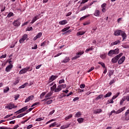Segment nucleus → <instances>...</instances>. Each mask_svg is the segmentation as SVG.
I'll use <instances>...</instances> for the list:
<instances>
[{"label":"nucleus","mask_w":129,"mask_h":129,"mask_svg":"<svg viewBox=\"0 0 129 129\" xmlns=\"http://www.w3.org/2000/svg\"><path fill=\"white\" fill-rule=\"evenodd\" d=\"M119 53V49L116 48L115 49L110 50L108 53V56H112V55H117Z\"/></svg>","instance_id":"f257e3e1"},{"label":"nucleus","mask_w":129,"mask_h":129,"mask_svg":"<svg viewBox=\"0 0 129 129\" xmlns=\"http://www.w3.org/2000/svg\"><path fill=\"white\" fill-rule=\"evenodd\" d=\"M122 55H123V53H120L119 54L115 56L114 57H113L111 60L112 63H116V62H117V61L118 60V59L120 58V57H121Z\"/></svg>","instance_id":"f03ea898"},{"label":"nucleus","mask_w":129,"mask_h":129,"mask_svg":"<svg viewBox=\"0 0 129 129\" xmlns=\"http://www.w3.org/2000/svg\"><path fill=\"white\" fill-rule=\"evenodd\" d=\"M122 120H129V110H127L125 112V116L121 117Z\"/></svg>","instance_id":"7ed1b4c3"},{"label":"nucleus","mask_w":129,"mask_h":129,"mask_svg":"<svg viewBox=\"0 0 129 129\" xmlns=\"http://www.w3.org/2000/svg\"><path fill=\"white\" fill-rule=\"evenodd\" d=\"M5 108L8 109H13V108H17V106L15 105L14 104L10 103L7 105Z\"/></svg>","instance_id":"20e7f679"},{"label":"nucleus","mask_w":129,"mask_h":129,"mask_svg":"<svg viewBox=\"0 0 129 129\" xmlns=\"http://www.w3.org/2000/svg\"><path fill=\"white\" fill-rule=\"evenodd\" d=\"M28 109V106H26L21 109H19L18 111L15 112L16 114H19V113H21V112H24L25 110H27Z\"/></svg>","instance_id":"39448f33"},{"label":"nucleus","mask_w":129,"mask_h":129,"mask_svg":"<svg viewBox=\"0 0 129 129\" xmlns=\"http://www.w3.org/2000/svg\"><path fill=\"white\" fill-rule=\"evenodd\" d=\"M84 53V52L83 51H80L78 52V53H77L76 55L72 57V60H76V59H78V58H79L80 56H81V55H82Z\"/></svg>","instance_id":"423d86ee"},{"label":"nucleus","mask_w":129,"mask_h":129,"mask_svg":"<svg viewBox=\"0 0 129 129\" xmlns=\"http://www.w3.org/2000/svg\"><path fill=\"white\" fill-rule=\"evenodd\" d=\"M27 38H28V35L24 34L22 37L19 40V43L22 44L23 42H25V40L27 39Z\"/></svg>","instance_id":"0eeeda50"},{"label":"nucleus","mask_w":129,"mask_h":129,"mask_svg":"<svg viewBox=\"0 0 129 129\" xmlns=\"http://www.w3.org/2000/svg\"><path fill=\"white\" fill-rule=\"evenodd\" d=\"M58 76L52 75L49 79V83H51L52 81H54L55 79H57Z\"/></svg>","instance_id":"6e6552de"},{"label":"nucleus","mask_w":129,"mask_h":129,"mask_svg":"<svg viewBox=\"0 0 129 129\" xmlns=\"http://www.w3.org/2000/svg\"><path fill=\"white\" fill-rule=\"evenodd\" d=\"M13 26L15 27H19L20 25H21V22L19 21V19H17L16 20H15L13 23Z\"/></svg>","instance_id":"1a4fd4ad"},{"label":"nucleus","mask_w":129,"mask_h":129,"mask_svg":"<svg viewBox=\"0 0 129 129\" xmlns=\"http://www.w3.org/2000/svg\"><path fill=\"white\" fill-rule=\"evenodd\" d=\"M13 64H11L9 65L6 67L5 71H6V72H10V71H11L12 69H13Z\"/></svg>","instance_id":"9d476101"},{"label":"nucleus","mask_w":129,"mask_h":129,"mask_svg":"<svg viewBox=\"0 0 129 129\" xmlns=\"http://www.w3.org/2000/svg\"><path fill=\"white\" fill-rule=\"evenodd\" d=\"M124 60H125V56H122V57L118 60V64H119V65H120V64H122V63L124 62Z\"/></svg>","instance_id":"9b49d317"},{"label":"nucleus","mask_w":129,"mask_h":129,"mask_svg":"<svg viewBox=\"0 0 129 129\" xmlns=\"http://www.w3.org/2000/svg\"><path fill=\"white\" fill-rule=\"evenodd\" d=\"M101 7L102 8V12L105 13L106 12V3H103Z\"/></svg>","instance_id":"f8f14e48"},{"label":"nucleus","mask_w":129,"mask_h":129,"mask_svg":"<svg viewBox=\"0 0 129 129\" xmlns=\"http://www.w3.org/2000/svg\"><path fill=\"white\" fill-rule=\"evenodd\" d=\"M43 35V33L42 32L38 33L36 36L33 38V41H36L37 39H39V38H41L42 37V35Z\"/></svg>","instance_id":"ddd939ff"},{"label":"nucleus","mask_w":129,"mask_h":129,"mask_svg":"<svg viewBox=\"0 0 129 129\" xmlns=\"http://www.w3.org/2000/svg\"><path fill=\"white\" fill-rule=\"evenodd\" d=\"M120 35H121V37H122V41L126 39V34H125V32H124V31H122Z\"/></svg>","instance_id":"4468645a"},{"label":"nucleus","mask_w":129,"mask_h":129,"mask_svg":"<svg viewBox=\"0 0 129 129\" xmlns=\"http://www.w3.org/2000/svg\"><path fill=\"white\" fill-rule=\"evenodd\" d=\"M122 30H117L114 31V36H119L121 33Z\"/></svg>","instance_id":"2eb2a0df"},{"label":"nucleus","mask_w":129,"mask_h":129,"mask_svg":"<svg viewBox=\"0 0 129 129\" xmlns=\"http://www.w3.org/2000/svg\"><path fill=\"white\" fill-rule=\"evenodd\" d=\"M71 124V123H68L66 125H62L60 126V129L68 128V127H69V126H70Z\"/></svg>","instance_id":"dca6fc26"},{"label":"nucleus","mask_w":129,"mask_h":129,"mask_svg":"<svg viewBox=\"0 0 129 129\" xmlns=\"http://www.w3.org/2000/svg\"><path fill=\"white\" fill-rule=\"evenodd\" d=\"M125 109V107H123L122 108H120L118 110L116 111V114H118V113H120V112H122L123 110Z\"/></svg>","instance_id":"f3484780"},{"label":"nucleus","mask_w":129,"mask_h":129,"mask_svg":"<svg viewBox=\"0 0 129 129\" xmlns=\"http://www.w3.org/2000/svg\"><path fill=\"white\" fill-rule=\"evenodd\" d=\"M100 15V12L99 11V10H95V12L94 13V15L95 16V17H99V15Z\"/></svg>","instance_id":"a211bd4d"},{"label":"nucleus","mask_w":129,"mask_h":129,"mask_svg":"<svg viewBox=\"0 0 129 129\" xmlns=\"http://www.w3.org/2000/svg\"><path fill=\"white\" fill-rule=\"evenodd\" d=\"M118 44H120V40H117L114 42H112L111 43V46H114V45H118Z\"/></svg>","instance_id":"6ab92c4d"},{"label":"nucleus","mask_w":129,"mask_h":129,"mask_svg":"<svg viewBox=\"0 0 129 129\" xmlns=\"http://www.w3.org/2000/svg\"><path fill=\"white\" fill-rule=\"evenodd\" d=\"M62 90V89L61 88L60 86L58 85L57 88L54 90V92H60Z\"/></svg>","instance_id":"aec40b11"},{"label":"nucleus","mask_w":129,"mask_h":129,"mask_svg":"<svg viewBox=\"0 0 129 129\" xmlns=\"http://www.w3.org/2000/svg\"><path fill=\"white\" fill-rule=\"evenodd\" d=\"M68 23V21L66 20H62L59 22V25H66Z\"/></svg>","instance_id":"412c9836"},{"label":"nucleus","mask_w":129,"mask_h":129,"mask_svg":"<svg viewBox=\"0 0 129 129\" xmlns=\"http://www.w3.org/2000/svg\"><path fill=\"white\" fill-rule=\"evenodd\" d=\"M70 61V58L69 57H66L63 60L61 61L62 63H67Z\"/></svg>","instance_id":"4be33fe9"},{"label":"nucleus","mask_w":129,"mask_h":129,"mask_svg":"<svg viewBox=\"0 0 129 129\" xmlns=\"http://www.w3.org/2000/svg\"><path fill=\"white\" fill-rule=\"evenodd\" d=\"M25 73H27V70L26 68L22 69L19 72V74H25Z\"/></svg>","instance_id":"5701e85b"},{"label":"nucleus","mask_w":129,"mask_h":129,"mask_svg":"<svg viewBox=\"0 0 129 129\" xmlns=\"http://www.w3.org/2000/svg\"><path fill=\"white\" fill-rule=\"evenodd\" d=\"M117 97L115 95L113 96L111 99V102H110L109 100H108V104H109V103H113V100H114Z\"/></svg>","instance_id":"b1692460"},{"label":"nucleus","mask_w":129,"mask_h":129,"mask_svg":"<svg viewBox=\"0 0 129 129\" xmlns=\"http://www.w3.org/2000/svg\"><path fill=\"white\" fill-rule=\"evenodd\" d=\"M52 94H53V93L52 92H50L45 95V98H51V97H50L52 96Z\"/></svg>","instance_id":"393cba45"},{"label":"nucleus","mask_w":129,"mask_h":129,"mask_svg":"<svg viewBox=\"0 0 129 129\" xmlns=\"http://www.w3.org/2000/svg\"><path fill=\"white\" fill-rule=\"evenodd\" d=\"M38 19H39V18H38V16H35V17L33 18L32 21L30 22V24H34V23L36 22V21L37 20H38Z\"/></svg>","instance_id":"a878e982"},{"label":"nucleus","mask_w":129,"mask_h":129,"mask_svg":"<svg viewBox=\"0 0 129 129\" xmlns=\"http://www.w3.org/2000/svg\"><path fill=\"white\" fill-rule=\"evenodd\" d=\"M85 33H86V32L83 31H79L77 32V36H82V35H84Z\"/></svg>","instance_id":"bb28decb"},{"label":"nucleus","mask_w":129,"mask_h":129,"mask_svg":"<svg viewBox=\"0 0 129 129\" xmlns=\"http://www.w3.org/2000/svg\"><path fill=\"white\" fill-rule=\"evenodd\" d=\"M101 111H102V110L101 109H98L97 110H94V113H95V114H97V113H100Z\"/></svg>","instance_id":"cd10ccee"},{"label":"nucleus","mask_w":129,"mask_h":129,"mask_svg":"<svg viewBox=\"0 0 129 129\" xmlns=\"http://www.w3.org/2000/svg\"><path fill=\"white\" fill-rule=\"evenodd\" d=\"M77 121L79 122V123H82L83 121H84V118H79L77 119Z\"/></svg>","instance_id":"c85d7f7f"},{"label":"nucleus","mask_w":129,"mask_h":129,"mask_svg":"<svg viewBox=\"0 0 129 129\" xmlns=\"http://www.w3.org/2000/svg\"><path fill=\"white\" fill-rule=\"evenodd\" d=\"M57 88V85L54 84L51 87H50V90L51 91H55V89Z\"/></svg>","instance_id":"c756f323"},{"label":"nucleus","mask_w":129,"mask_h":129,"mask_svg":"<svg viewBox=\"0 0 129 129\" xmlns=\"http://www.w3.org/2000/svg\"><path fill=\"white\" fill-rule=\"evenodd\" d=\"M111 94H112L111 92H109L107 93L106 95H105L104 96V98H106L107 97H110V96H111Z\"/></svg>","instance_id":"7c9ffc66"},{"label":"nucleus","mask_w":129,"mask_h":129,"mask_svg":"<svg viewBox=\"0 0 129 129\" xmlns=\"http://www.w3.org/2000/svg\"><path fill=\"white\" fill-rule=\"evenodd\" d=\"M73 117V115H72V114H71L70 115H69L68 116H66L64 118L65 120H68V119H70V118Z\"/></svg>","instance_id":"2f4dec72"},{"label":"nucleus","mask_w":129,"mask_h":129,"mask_svg":"<svg viewBox=\"0 0 129 129\" xmlns=\"http://www.w3.org/2000/svg\"><path fill=\"white\" fill-rule=\"evenodd\" d=\"M27 114V113H21L19 114L17 116L16 118H20L21 117H23V116L26 115Z\"/></svg>","instance_id":"473e14b6"},{"label":"nucleus","mask_w":129,"mask_h":129,"mask_svg":"<svg viewBox=\"0 0 129 129\" xmlns=\"http://www.w3.org/2000/svg\"><path fill=\"white\" fill-rule=\"evenodd\" d=\"M81 115H82L81 112H78L75 114V117H77V118L80 117Z\"/></svg>","instance_id":"72a5a7b5"},{"label":"nucleus","mask_w":129,"mask_h":129,"mask_svg":"<svg viewBox=\"0 0 129 129\" xmlns=\"http://www.w3.org/2000/svg\"><path fill=\"white\" fill-rule=\"evenodd\" d=\"M14 16H15L14 13L11 12L7 15V18H11V17H14Z\"/></svg>","instance_id":"f704fd0d"},{"label":"nucleus","mask_w":129,"mask_h":129,"mask_svg":"<svg viewBox=\"0 0 129 129\" xmlns=\"http://www.w3.org/2000/svg\"><path fill=\"white\" fill-rule=\"evenodd\" d=\"M9 90L10 88H9V87H6L4 89V93H8Z\"/></svg>","instance_id":"c9c22d12"},{"label":"nucleus","mask_w":129,"mask_h":129,"mask_svg":"<svg viewBox=\"0 0 129 129\" xmlns=\"http://www.w3.org/2000/svg\"><path fill=\"white\" fill-rule=\"evenodd\" d=\"M57 125V123L56 122H54L49 125V127H54V126H56Z\"/></svg>","instance_id":"e433bc0d"},{"label":"nucleus","mask_w":129,"mask_h":129,"mask_svg":"<svg viewBox=\"0 0 129 129\" xmlns=\"http://www.w3.org/2000/svg\"><path fill=\"white\" fill-rule=\"evenodd\" d=\"M116 81V79H112V80L110 81V82H109V85H112V84H113V83H115V82Z\"/></svg>","instance_id":"4c0bfd02"},{"label":"nucleus","mask_w":129,"mask_h":129,"mask_svg":"<svg viewBox=\"0 0 129 129\" xmlns=\"http://www.w3.org/2000/svg\"><path fill=\"white\" fill-rule=\"evenodd\" d=\"M86 9H88V5H86L84 6L81 9V11L82 12L83 11H85V10H86Z\"/></svg>","instance_id":"58836bf2"},{"label":"nucleus","mask_w":129,"mask_h":129,"mask_svg":"<svg viewBox=\"0 0 129 129\" xmlns=\"http://www.w3.org/2000/svg\"><path fill=\"white\" fill-rule=\"evenodd\" d=\"M89 16H90V15H85V16H83V17L80 18V21H82V20H84V19H86V18H88V17H89Z\"/></svg>","instance_id":"ea45409f"},{"label":"nucleus","mask_w":129,"mask_h":129,"mask_svg":"<svg viewBox=\"0 0 129 129\" xmlns=\"http://www.w3.org/2000/svg\"><path fill=\"white\" fill-rule=\"evenodd\" d=\"M44 117L38 118L35 120V121H41V120H44Z\"/></svg>","instance_id":"a19ab883"},{"label":"nucleus","mask_w":129,"mask_h":129,"mask_svg":"<svg viewBox=\"0 0 129 129\" xmlns=\"http://www.w3.org/2000/svg\"><path fill=\"white\" fill-rule=\"evenodd\" d=\"M93 49H94L93 46H91L89 48L86 49L85 52H89V51H92Z\"/></svg>","instance_id":"79ce46f5"},{"label":"nucleus","mask_w":129,"mask_h":129,"mask_svg":"<svg viewBox=\"0 0 129 129\" xmlns=\"http://www.w3.org/2000/svg\"><path fill=\"white\" fill-rule=\"evenodd\" d=\"M102 97H103V95L101 94L96 97V99H97V100H98L99 99H101V98H102Z\"/></svg>","instance_id":"37998d69"},{"label":"nucleus","mask_w":129,"mask_h":129,"mask_svg":"<svg viewBox=\"0 0 129 129\" xmlns=\"http://www.w3.org/2000/svg\"><path fill=\"white\" fill-rule=\"evenodd\" d=\"M25 69L26 70L27 72H28V71H32V68H31V67H27L26 68H25Z\"/></svg>","instance_id":"c03bdc74"},{"label":"nucleus","mask_w":129,"mask_h":129,"mask_svg":"<svg viewBox=\"0 0 129 129\" xmlns=\"http://www.w3.org/2000/svg\"><path fill=\"white\" fill-rule=\"evenodd\" d=\"M45 95H46V92H42L40 96L41 99H42V98H43Z\"/></svg>","instance_id":"a18cd8bd"},{"label":"nucleus","mask_w":129,"mask_h":129,"mask_svg":"<svg viewBox=\"0 0 129 129\" xmlns=\"http://www.w3.org/2000/svg\"><path fill=\"white\" fill-rule=\"evenodd\" d=\"M28 85V83H25L24 84L21 85L19 88H25V87Z\"/></svg>","instance_id":"49530a36"},{"label":"nucleus","mask_w":129,"mask_h":129,"mask_svg":"<svg viewBox=\"0 0 129 129\" xmlns=\"http://www.w3.org/2000/svg\"><path fill=\"white\" fill-rule=\"evenodd\" d=\"M112 75H113V71H110L108 74L109 77L110 78Z\"/></svg>","instance_id":"de8ad7c7"},{"label":"nucleus","mask_w":129,"mask_h":129,"mask_svg":"<svg viewBox=\"0 0 129 129\" xmlns=\"http://www.w3.org/2000/svg\"><path fill=\"white\" fill-rule=\"evenodd\" d=\"M19 82H20V80L16 79L15 80V81L14 82L13 85H17V84H18V83H19Z\"/></svg>","instance_id":"09e8293b"},{"label":"nucleus","mask_w":129,"mask_h":129,"mask_svg":"<svg viewBox=\"0 0 129 129\" xmlns=\"http://www.w3.org/2000/svg\"><path fill=\"white\" fill-rule=\"evenodd\" d=\"M98 64H100V65H101V66L103 68H105V64L102 62H99Z\"/></svg>","instance_id":"8fccbe9b"},{"label":"nucleus","mask_w":129,"mask_h":129,"mask_svg":"<svg viewBox=\"0 0 129 129\" xmlns=\"http://www.w3.org/2000/svg\"><path fill=\"white\" fill-rule=\"evenodd\" d=\"M55 120H56V119H51V120H49L48 121H47L45 124H48V123H50L51 122H52V121H55Z\"/></svg>","instance_id":"3c124183"},{"label":"nucleus","mask_w":129,"mask_h":129,"mask_svg":"<svg viewBox=\"0 0 129 129\" xmlns=\"http://www.w3.org/2000/svg\"><path fill=\"white\" fill-rule=\"evenodd\" d=\"M46 44H47V41H45L41 43V46L44 47V46H46Z\"/></svg>","instance_id":"603ef678"},{"label":"nucleus","mask_w":129,"mask_h":129,"mask_svg":"<svg viewBox=\"0 0 129 129\" xmlns=\"http://www.w3.org/2000/svg\"><path fill=\"white\" fill-rule=\"evenodd\" d=\"M69 29H70V27L69 26L68 27H66L65 28H63V29H62V32H66V31H67V30H69Z\"/></svg>","instance_id":"864d4df0"},{"label":"nucleus","mask_w":129,"mask_h":129,"mask_svg":"<svg viewBox=\"0 0 129 129\" xmlns=\"http://www.w3.org/2000/svg\"><path fill=\"white\" fill-rule=\"evenodd\" d=\"M121 99L122 100V101H125L126 100H127V96H123Z\"/></svg>","instance_id":"5fc2aeb1"},{"label":"nucleus","mask_w":129,"mask_h":129,"mask_svg":"<svg viewBox=\"0 0 129 129\" xmlns=\"http://www.w3.org/2000/svg\"><path fill=\"white\" fill-rule=\"evenodd\" d=\"M65 82V80L64 79L60 80L58 82V84H62V83H64Z\"/></svg>","instance_id":"6e6d98bb"},{"label":"nucleus","mask_w":129,"mask_h":129,"mask_svg":"<svg viewBox=\"0 0 129 129\" xmlns=\"http://www.w3.org/2000/svg\"><path fill=\"white\" fill-rule=\"evenodd\" d=\"M100 58H101V59H105L106 55H105V54H100Z\"/></svg>","instance_id":"4d7b16f0"},{"label":"nucleus","mask_w":129,"mask_h":129,"mask_svg":"<svg viewBox=\"0 0 129 129\" xmlns=\"http://www.w3.org/2000/svg\"><path fill=\"white\" fill-rule=\"evenodd\" d=\"M26 31H33V27H27V28H26Z\"/></svg>","instance_id":"13d9d810"},{"label":"nucleus","mask_w":129,"mask_h":129,"mask_svg":"<svg viewBox=\"0 0 129 129\" xmlns=\"http://www.w3.org/2000/svg\"><path fill=\"white\" fill-rule=\"evenodd\" d=\"M52 102H53V100H49L48 101H47L46 103V104H51V103H52Z\"/></svg>","instance_id":"bf43d9fd"},{"label":"nucleus","mask_w":129,"mask_h":129,"mask_svg":"<svg viewBox=\"0 0 129 129\" xmlns=\"http://www.w3.org/2000/svg\"><path fill=\"white\" fill-rule=\"evenodd\" d=\"M59 86H60V88L62 89V88H66V84H61L59 85Z\"/></svg>","instance_id":"052dcab7"},{"label":"nucleus","mask_w":129,"mask_h":129,"mask_svg":"<svg viewBox=\"0 0 129 129\" xmlns=\"http://www.w3.org/2000/svg\"><path fill=\"white\" fill-rule=\"evenodd\" d=\"M37 48H38V45H37V44H35L34 47H32L31 49L32 50H36V49H37Z\"/></svg>","instance_id":"680f3d73"},{"label":"nucleus","mask_w":129,"mask_h":129,"mask_svg":"<svg viewBox=\"0 0 129 129\" xmlns=\"http://www.w3.org/2000/svg\"><path fill=\"white\" fill-rule=\"evenodd\" d=\"M32 127H33V124H30V125L27 126L26 128L30 129V128H32Z\"/></svg>","instance_id":"e2e57ef3"},{"label":"nucleus","mask_w":129,"mask_h":129,"mask_svg":"<svg viewBox=\"0 0 129 129\" xmlns=\"http://www.w3.org/2000/svg\"><path fill=\"white\" fill-rule=\"evenodd\" d=\"M13 114H8L7 115H6L4 118H9V117H11V116H12Z\"/></svg>","instance_id":"0e129e2a"},{"label":"nucleus","mask_w":129,"mask_h":129,"mask_svg":"<svg viewBox=\"0 0 129 129\" xmlns=\"http://www.w3.org/2000/svg\"><path fill=\"white\" fill-rule=\"evenodd\" d=\"M80 88H81L82 89H83V88H85V84H81L80 86Z\"/></svg>","instance_id":"69168bd1"},{"label":"nucleus","mask_w":129,"mask_h":129,"mask_svg":"<svg viewBox=\"0 0 129 129\" xmlns=\"http://www.w3.org/2000/svg\"><path fill=\"white\" fill-rule=\"evenodd\" d=\"M94 69V67H91V68H90V69H89V70L87 71L88 73H89V72H91V71H92Z\"/></svg>","instance_id":"338daca9"},{"label":"nucleus","mask_w":129,"mask_h":129,"mask_svg":"<svg viewBox=\"0 0 129 129\" xmlns=\"http://www.w3.org/2000/svg\"><path fill=\"white\" fill-rule=\"evenodd\" d=\"M28 98L30 100H33V99L34 98V96H30L28 97Z\"/></svg>","instance_id":"774afa93"}]
</instances>
